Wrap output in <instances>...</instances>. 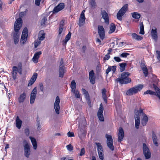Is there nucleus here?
<instances>
[{
	"mask_svg": "<svg viewBox=\"0 0 160 160\" xmlns=\"http://www.w3.org/2000/svg\"><path fill=\"white\" fill-rule=\"evenodd\" d=\"M139 33L143 35L144 34V26L142 22L141 23L140 26V31Z\"/></svg>",
	"mask_w": 160,
	"mask_h": 160,
	"instance_id": "nucleus-38",
	"label": "nucleus"
},
{
	"mask_svg": "<svg viewBox=\"0 0 160 160\" xmlns=\"http://www.w3.org/2000/svg\"><path fill=\"white\" fill-rule=\"evenodd\" d=\"M25 133L27 136H28L29 134V130L28 128H26L25 130Z\"/></svg>",
	"mask_w": 160,
	"mask_h": 160,
	"instance_id": "nucleus-54",
	"label": "nucleus"
},
{
	"mask_svg": "<svg viewBox=\"0 0 160 160\" xmlns=\"http://www.w3.org/2000/svg\"><path fill=\"white\" fill-rule=\"evenodd\" d=\"M143 118L141 120V124L143 126H145L148 121V118L147 115L143 114Z\"/></svg>",
	"mask_w": 160,
	"mask_h": 160,
	"instance_id": "nucleus-25",
	"label": "nucleus"
},
{
	"mask_svg": "<svg viewBox=\"0 0 160 160\" xmlns=\"http://www.w3.org/2000/svg\"><path fill=\"white\" fill-rule=\"evenodd\" d=\"M64 22V21L63 20L61 21L60 22L59 29V35L63 36L65 34V29H63Z\"/></svg>",
	"mask_w": 160,
	"mask_h": 160,
	"instance_id": "nucleus-16",
	"label": "nucleus"
},
{
	"mask_svg": "<svg viewBox=\"0 0 160 160\" xmlns=\"http://www.w3.org/2000/svg\"><path fill=\"white\" fill-rule=\"evenodd\" d=\"M67 149L68 151H72L73 149V147L70 144L67 145L66 146Z\"/></svg>",
	"mask_w": 160,
	"mask_h": 160,
	"instance_id": "nucleus-46",
	"label": "nucleus"
},
{
	"mask_svg": "<svg viewBox=\"0 0 160 160\" xmlns=\"http://www.w3.org/2000/svg\"><path fill=\"white\" fill-rule=\"evenodd\" d=\"M34 82V81H32L30 79L28 83V86H29L32 85Z\"/></svg>",
	"mask_w": 160,
	"mask_h": 160,
	"instance_id": "nucleus-63",
	"label": "nucleus"
},
{
	"mask_svg": "<svg viewBox=\"0 0 160 160\" xmlns=\"http://www.w3.org/2000/svg\"><path fill=\"white\" fill-rule=\"evenodd\" d=\"M71 92L74 93L75 95V97L77 98H79L80 97V93L78 90H74V91H71Z\"/></svg>",
	"mask_w": 160,
	"mask_h": 160,
	"instance_id": "nucleus-36",
	"label": "nucleus"
},
{
	"mask_svg": "<svg viewBox=\"0 0 160 160\" xmlns=\"http://www.w3.org/2000/svg\"><path fill=\"white\" fill-rule=\"evenodd\" d=\"M97 145V150L98 152L99 157L100 159L103 160V149L102 146L99 143H96Z\"/></svg>",
	"mask_w": 160,
	"mask_h": 160,
	"instance_id": "nucleus-10",
	"label": "nucleus"
},
{
	"mask_svg": "<svg viewBox=\"0 0 160 160\" xmlns=\"http://www.w3.org/2000/svg\"><path fill=\"white\" fill-rule=\"evenodd\" d=\"M24 151L25 156L27 158H28L31 153L30 146H28L27 145L24 146Z\"/></svg>",
	"mask_w": 160,
	"mask_h": 160,
	"instance_id": "nucleus-19",
	"label": "nucleus"
},
{
	"mask_svg": "<svg viewBox=\"0 0 160 160\" xmlns=\"http://www.w3.org/2000/svg\"><path fill=\"white\" fill-rule=\"evenodd\" d=\"M37 93V89L36 87H35L31 92L30 97V103L31 104H33L36 98V94Z\"/></svg>",
	"mask_w": 160,
	"mask_h": 160,
	"instance_id": "nucleus-12",
	"label": "nucleus"
},
{
	"mask_svg": "<svg viewBox=\"0 0 160 160\" xmlns=\"http://www.w3.org/2000/svg\"><path fill=\"white\" fill-rule=\"evenodd\" d=\"M84 95L86 99L88 101L90 102V99L88 92H87L85 94H84Z\"/></svg>",
	"mask_w": 160,
	"mask_h": 160,
	"instance_id": "nucleus-47",
	"label": "nucleus"
},
{
	"mask_svg": "<svg viewBox=\"0 0 160 160\" xmlns=\"http://www.w3.org/2000/svg\"><path fill=\"white\" fill-rule=\"evenodd\" d=\"M120 66V71L121 72H123L125 70V67L127 65L126 63H121L119 64Z\"/></svg>",
	"mask_w": 160,
	"mask_h": 160,
	"instance_id": "nucleus-37",
	"label": "nucleus"
},
{
	"mask_svg": "<svg viewBox=\"0 0 160 160\" xmlns=\"http://www.w3.org/2000/svg\"><path fill=\"white\" fill-rule=\"evenodd\" d=\"M132 17L135 19H139L141 17L140 14L137 12H134L132 13Z\"/></svg>",
	"mask_w": 160,
	"mask_h": 160,
	"instance_id": "nucleus-34",
	"label": "nucleus"
},
{
	"mask_svg": "<svg viewBox=\"0 0 160 160\" xmlns=\"http://www.w3.org/2000/svg\"><path fill=\"white\" fill-rule=\"evenodd\" d=\"M110 58V56L109 55V53H108L107 54H106L104 57V59L105 60H108Z\"/></svg>",
	"mask_w": 160,
	"mask_h": 160,
	"instance_id": "nucleus-51",
	"label": "nucleus"
},
{
	"mask_svg": "<svg viewBox=\"0 0 160 160\" xmlns=\"http://www.w3.org/2000/svg\"><path fill=\"white\" fill-rule=\"evenodd\" d=\"M41 42L39 41H36L34 43V46L35 48H36L40 44Z\"/></svg>",
	"mask_w": 160,
	"mask_h": 160,
	"instance_id": "nucleus-52",
	"label": "nucleus"
},
{
	"mask_svg": "<svg viewBox=\"0 0 160 160\" xmlns=\"http://www.w3.org/2000/svg\"><path fill=\"white\" fill-rule=\"evenodd\" d=\"M140 120H135V127L136 128L138 129L139 128V126L140 124Z\"/></svg>",
	"mask_w": 160,
	"mask_h": 160,
	"instance_id": "nucleus-43",
	"label": "nucleus"
},
{
	"mask_svg": "<svg viewBox=\"0 0 160 160\" xmlns=\"http://www.w3.org/2000/svg\"><path fill=\"white\" fill-rule=\"evenodd\" d=\"M111 71V66H109L108 67V69L106 70V73L108 74V73Z\"/></svg>",
	"mask_w": 160,
	"mask_h": 160,
	"instance_id": "nucleus-59",
	"label": "nucleus"
},
{
	"mask_svg": "<svg viewBox=\"0 0 160 160\" xmlns=\"http://www.w3.org/2000/svg\"><path fill=\"white\" fill-rule=\"evenodd\" d=\"M23 144L24 145V146L27 145L28 146H30L29 144L28 143L27 141L25 140H24L22 142Z\"/></svg>",
	"mask_w": 160,
	"mask_h": 160,
	"instance_id": "nucleus-57",
	"label": "nucleus"
},
{
	"mask_svg": "<svg viewBox=\"0 0 160 160\" xmlns=\"http://www.w3.org/2000/svg\"><path fill=\"white\" fill-rule=\"evenodd\" d=\"M102 98L104 99V101L106 102H107V97L105 94L102 95Z\"/></svg>",
	"mask_w": 160,
	"mask_h": 160,
	"instance_id": "nucleus-61",
	"label": "nucleus"
},
{
	"mask_svg": "<svg viewBox=\"0 0 160 160\" xmlns=\"http://www.w3.org/2000/svg\"><path fill=\"white\" fill-rule=\"evenodd\" d=\"M47 21V18L46 17H44L43 18L42 20H41L40 23L41 25L42 26H44L45 24V22Z\"/></svg>",
	"mask_w": 160,
	"mask_h": 160,
	"instance_id": "nucleus-39",
	"label": "nucleus"
},
{
	"mask_svg": "<svg viewBox=\"0 0 160 160\" xmlns=\"http://www.w3.org/2000/svg\"><path fill=\"white\" fill-rule=\"evenodd\" d=\"M124 136V132L122 128L120 127L119 128L118 137V141L121 142Z\"/></svg>",
	"mask_w": 160,
	"mask_h": 160,
	"instance_id": "nucleus-18",
	"label": "nucleus"
},
{
	"mask_svg": "<svg viewBox=\"0 0 160 160\" xmlns=\"http://www.w3.org/2000/svg\"><path fill=\"white\" fill-rule=\"evenodd\" d=\"M101 14L102 18L104 20L105 22L108 24L109 21L108 13L105 10H102L101 11Z\"/></svg>",
	"mask_w": 160,
	"mask_h": 160,
	"instance_id": "nucleus-17",
	"label": "nucleus"
},
{
	"mask_svg": "<svg viewBox=\"0 0 160 160\" xmlns=\"http://www.w3.org/2000/svg\"><path fill=\"white\" fill-rule=\"evenodd\" d=\"M76 84L74 80H73L71 82L70 88L71 89V91H74L76 89Z\"/></svg>",
	"mask_w": 160,
	"mask_h": 160,
	"instance_id": "nucleus-33",
	"label": "nucleus"
},
{
	"mask_svg": "<svg viewBox=\"0 0 160 160\" xmlns=\"http://www.w3.org/2000/svg\"><path fill=\"white\" fill-rule=\"evenodd\" d=\"M37 76L38 74L36 73H34L30 79L32 81H33L35 82L36 80Z\"/></svg>",
	"mask_w": 160,
	"mask_h": 160,
	"instance_id": "nucleus-41",
	"label": "nucleus"
},
{
	"mask_svg": "<svg viewBox=\"0 0 160 160\" xmlns=\"http://www.w3.org/2000/svg\"><path fill=\"white\" fill-rule=\"evenodd\" d=\"M98 33L100 38L103 40L104 38L105 32L104 28L102 26H99L98 27Z\"/></svg>",
	"mask_w": 160,
	"mask_h": 160,
	"instance_id": "nucleus-14",
	"label": "nucleus"
},
{
	"mask_svg": "<svg viewBox=\"0 0 160 160\" xmlns=\"http://www.w3.org/2000/svg\"><path fill=\"white\" fill-rule=\"evenodd\" d=\"M154 88L156 92H153L151 90H148L145 91L144 92V94L157 95L160 99V89L156 86H154Z\"/></svg>",
	"mask_w": 160,
	"mask_h": 160,
	"instance_id": "nucleus-6",
	"label": "nucleus"
},
{
	"mask_svg": "<svg viewBox=\"0 0 160 160\" xmlns=\"http://www.w3.org/2000/svg\"><path fill=\"white\" fill-rule=\"evenodd\" d=\"M132 38L133 39L137 40H141L142 39V37L139 35H137L135 33H133L132 34Z\"/></svg>",
	"mask_w": 160,
	"mask_h": 160,
	"instance_id": "nucleus-30",
	"label": "nucleus"
},
{
	"mask_svg": "<svg viewBox=\"0 0 160 160\" xmlns=\"http://www.w3.org/2000/svg\"><path fill=\"white\" fill-rule=\"evenodd\" d=\"M22 20L21 18H18L15 22V32L13 33V39L15 44H17L19 41V34L18 32L22 26Z\"/></svg>",
	"mask_w": 160,
	"mask_h": 160,
	"instance_id": "nucleus-1",
	"label": "nucleus"
},
{
	"mask_svg": "<svg viewBox=\"0 0 160 160\" xmlns=\"http://www.w3.org/2000/svg\"><path fill=\"white\" fill-rule=\"evenodd\" d=\"M111 70L113 71V72H115L116 70V66H111Z\"/></svg>",
	"mask_w": 160,
	"mask_h": 160,
	"instance_id": "nucleus-58",
	"label": "nucleus"
},
{
	"mask_svg": "<svg viewBox=\"0 0 160 160\" xmlns=\"http://www.w3.org/2000/svg\"><path fill=\"white\" fill-rule=\"evenodd\" d=\"M90 4L92 8H96V5L95 2V0H91Z\"/></svg>",
	"mask_w": 160,
	"mask_h": 160,
	"instance_id": "nucleus-40",
	"label": "nucleus"
},
{
	"mask_svg": "<svg viewBox=\"0 0 160 160\" xmlns=\"http://www.w3.org/2000/svg\"><path fill=\"white\" fill-rule=\"evenodd\" d=\"M152 140L153 143L156 146H158V143L157 141V137L155 134H152Z\"/></svg>",
	"mask_w": 160,
	"mask_h": 160,
	"instance_id": "nucleus-35",
	"label": "nucleus"
},
{
	"mask_svg": "<svg viewBox=\"0 0 160 160\" xmlns=\"http://www.w3.org/2000/svg\"><path fill=\"white\" fill-rule=\"evenodd\" d=\"M29 138L31 141L33 147V148L35 150L36 149L37 147V144L36 139L32 137L31 136H30Z\"/></svg>",
	"mask_w": 160,
	"mask_h": 160,
	"instance_id": "nucleus-27",
	"label": "nucleus"
},
{
	"mask_svg": "<svg viewBox=\"0 0 160 160\" xmlns=\"http://www.w3.org/2000/svg\"><path fill=\"white\" fill-rule=\"evenodd\" d=\"M144 113L143 112V111L142 109H140L139 111H137L135 112V120H140L139 116L140 115H142Z\"/></svg>",
	"mask_w": 160,
	"mask_h": 160,
	"instance_id": "nucleus-24",
	"label": "nucleus"
},
{
	"mask_svg": "<svg viewBox=\"0 0 160 160\" xmlns=\"http://www.w3.org/2000/svg\"><path fill=\"white\" fill-rule=\"evenodd\" d=\"M39 88L40 89V90L43 92L44 91V87L43 86V84L42 83H40L39 84Z\"/></svg>",
	"mask_w": 160,
	"mask_h": 160,
	"instance_id": "nucleus-48",
	"label": "nucleus"
},
{
	"mask_svg": "<svg viewBox=\"0 0 160 160\" xmlns=\"http://www.w3.org/2000/svg\"><path fill=\"white\" fill-rule=\"evenodd\" d=\"M37 129L38 130H41V127L39 121V120L38 121V120H37Z\"/></svg>",
	"mask_w": 160,
	"mask_h": 160,
	"instance_id": "nucleus-53",
	"label": "nucleus"
},
{
	"mask_svg": "<svg viewBox=\"0 0 160 160\" xmlns=\"http://www.w3.org/2000/svg\"><path fill=\"white\" fill-rule=\"evenodd\" d=\"M157 54L158 55L157 58L158 60L160 59V52L159 51H157Z\"/></svg>",
	"mask_w": 160,
	"mask_h": 160,
	"instance_id": "nucleus-60",
	"label": "nucleus"
},
{
	"mask_svg": "<svg viewBox=\"0 0 160 160\" xmlns=\"http://www.w3.org/2000/svg\"><path fill=\"white\" fill-rule=\"evenodd\" d=\"M41 1V0H35V4L38 6H39Z\"/></svg>",
	"mask_w": 160,
	"mask_h": 160,
	"instance_id": "nucleus-56",
	"label": "nucleus"
},
{
	"mask_svg": "<svg viewBox=\"0 0 160 160\" xmlns=\"http://www.w3.org/2000/svg\"><path fill=\"white\" fill-rule=\"evenodd\" d=\"M82 130L81 129L80 131H79L78 132V135L79 136V137L80 138H81L82 135V134H83V133L82 132Z\"/></svg>",
	"mask_w": 160,
	"mask_h": 160,
	"instance_id": "nucleus-64",
	"label": "nucleus"
},
{
	"mask_svg": "<svg viewBox=\"0 0 160 160\" xmlns=\"http://www.w3.org/2000/svg\"><path fill=\"white\" fill-rule=\"evenodd\" d=\"M151 34L152 38L155 41H157L158 39V32L157 28L155 27L152 29Z\"/></svg>",
	"mask_w": 160,
	"mask_h": 160,
	"instance_id": "nucleus-21",
	"label": "nucleus"
},
{
	"mask_svg": "<svg viewBox=\"0 0 160 160\" xmlns=\"http://www.w3.org/2000/svg\"><path fill=\"white\" fill-rule=\"evenodd\" d=\"M67 135L69 137H73L74 136V133L72 132H68L67 133Z\"/></svg>",
	"mask_w": 160,
	"mask_h": 160,
	"instance_id": "nucleus-55",
	"label": "nucleus"
},
{
	"mask_svg": "<svg viewBox=\"0 0 160 160\" xmlns=\"http://www.w3.org/2000/svg\"><path fill=\"white\" fill-rule=\"evenodd\" d=\"M130 74L128 72H122L120 78H118L117 79L118 82H119L121 84H127L130 82L131 79L128 77Z\"/></svg>",
	"mask_w": 160,
	"mask_h": 160,
	"instance_id": "nucleus-2",
	"label": "nucleus"
},
{
	"mask_svg": "<svg viewBox=\"0 0 160 160\" xmlns=\"http://www.w3.org/2000/svg\"><path fill=\"white\" fill-rule=\"evenodd\" d=\"M141 68L143 71V72L145 76V77H147L148 75V70L146 66L144 64L142 65V63Z\"/></svg>",
	"mask_w": 160,
	"mask_h": 160,
	"instance_id": "nucleus-31",
	"label": "nucleus"
},
{
	"mask_svg": "<svg viewBox=\"0 0 160 160\" xmlns=\"http://www.w3.org/2000/svg\"><path fill=\"white\" fill-rule=\"evenodd\" d=\"M143 153L146 158H149L151 157V152L148 148L145 143L143 144Z\"/></svg>",
	"mask_w": 160,
	"mask_h": 160,
	"instance_id": "nucleus-8",
	"label": "nucleus"
},
{
	"mask_svg": "<svg viewBox=\"0 0 160 160\" xmlns=\"http://www.w3.org/2000/svg\"><path fill=\"white\" fill-rule=\"evenodd\" d=\"M60 102V98L58 96L56 97L55 101L54 103V108L55 110L56 113L58 114L59 113V110L60 107L59 103Z\"/></svg>",
	"mask_w": 160,
	"mask_h": 160,
	"instance_id": "nucleus-7",
	"label": "nucleus"
},
{
	"mask_svg": "<svg viewBox=\"0 0 160 160\" xmlns=\"http://www.w3.org/2000/svg\"><path fill=\"white\" fill-rule=\"evenodd\" d=\"M103 111V108L102 104L101 103L100 105L99 109L98 111L97 115L99 120L101 122L104 121V118L102 113Z\"/></svg>",
	"mask_w": 160,
	"mask_h": 160,
	"instance_id": "nucleus-11",
	"label": "nucleus"
},
{
	"mask_svg": "<svg viewBox=\"0 0 160 160\" xmlns=\"http://www.w3.org/2000/svg\"><path fill=\"white\" fill-rule=\"evenodd\" d=\"M85 12V11L83 10L82 11L80 14L79 19V22L78 23V25L80 27L83 25L85 23V17L84 15Z\"/></svg>",
	"mask_w": 160,
	"mask_h": 160,
	"instance_id": "nucleus-13",
	"label": "nucleus"
},
{
	"mask_svg": "<svg viewBox=\"0 0 160 160\" xmlns=\"http://www.w3.org/2000/svg\"><path fill=\"white\" fill-rule=\"evenodd\" d=\"M28 29L27 28H25L22 32L21 36V42L22 44H24L27 40L28 36Z\"/></svg>",
	"mask_w": 160,
	"mask_h": 160,
	"instance_id": "nucleus-9",
	"label": "nucleus"
},
{
	"mask_svg": "<svg viewBox=\"0 0 160 160\" xmlns=\"http://www.w3.org/2000/svg\"><path fill=\"white\" fill-rule=\"evenodd\" d=\"M89 78L92 84H93L95 83V77L93 70L90 71L89 73Z\"/></svg>",
	"mask_w": 160,
	"mask_h": 160,
	"instance_id": "nucleus-20",
	"label": "nucleus"
},
{
	"mask_svg": "<svg viewBox=\"0 0 160 160\" xmlns=\"http://www.w3.org/2000/svg\"><path fill=\"white\" fill-rule=\"evenodd\" d=\"M114 59L117 62H119L121 61V60L120 58L118 57H115L114 58Z\"/></svg>",
	"mask_w": 160,
	"mask_h": 160,
	"instance_id": "nucleus-50",
	"label": "nucleus"
},
{
	"mask_svg": "<svg viewBox=\"0 0 160 160\" xmlns=\"http://www.w3.org/2000/svg\"><path fill=\"white\" fill-rule=\"evenodd\" d=\"M45 34L44 33H43V34H42V36L40 35L39 36L38 38L40 40H43L44 38H45Z\"/></svg>",
	"mask_w": 160,
	"mask_h": 160,
	"instance_id": "nucleus-49",
	"label": "nucleus"
},
{
	"mask_svg": "<svg viewBox=\"0 0 160 160\" xmlns=\"http://www.w3.org/2000/svg\"><path fill=\"white\" fill-rule=\"evenodd\" d=\"M128 5L126 4L124 5L119 11L117 14V18L120 20H122V17L125 14L128 10Z\"/></svg>",
	"mask_w": 160,
	"mask_h": 160,
	"instance_id": "nucleus-4",
	"label": "nucleus"
},
{
	"mask_svg": "<svg viewBox=\"0 0 160 160\" xmlns=\"http://www.w3.org/2000/svg\"><path fill=\"white\" fill-rule=\"evenodd\" d=\"M71 34L69 32L68 34L66 36L65 39L63 40V44L64 46L66 45L68 41L70 39Z\"/></svg>",
	"mask_w": 160,
	"mask_h": 160,
	"instance_id": "nucleus-28",
	"label": "nucleus"
},
{
	"mask_svg": "<svg viewBox=\"0 0 160 160\" xmlns=\"http://www.w3.org/2000/svg\"><path fill=\"white\" fill-rule=\"evenodd\" d=\"M64 7V4L63 3H61L59 4L56 7H55L52 11L53 13H56L59 11L61 10Z\"/></svg>",
	"mask_w": 160,
	"mask_h": 160,
	"instance_id": "nucleus-15",
	"label": "nucleus"
},
{
	"mask_svg": "<svg viewBox=\"0 0 160 160\" xmlns=\"http://www.w3.org/2000/svg\"><path fill=\"white\" fill-rule=\"evenodd\" d=\"M42 53L41 51H39L34 54L32 58V61L35 63H36L38 62L40 55L42 54Z\"/></svg>",
	"mask_w": 160,
	"mask_h": 160,
	"instance_id": "nucleus-22",
	"label": "nucleus"
},
{
	"mask_svg": "<svg viewBox=\"0 0 160 160\" xmlns=\"http://www.w3.org/2000/svg\"><path fill=\"white\" fill-rule=\"evenodd\" d=\"M116 29V26L113 23H111L110 24V30L109 31V33H112L115 31Z\"/></svg>",
	"mask_w": 160,
	"mask_h": 160,
	"instance_id": "nucleus-32",
	"label": "nucleus"
},
{
	"mask_svg": "<svg viewBox=\"0 0 160 160\" xmlns=\"http://www.w3.org/2000/svg\"><path fill=\"white\" fill-rule=\"evenodd\" d=\"M106 138L107 139V143L108 147L112 150H114V147L113 145V140L111 135L106 134Z\"/></svg>",
	"mask_w": 160,
	"mask_h": 160,
	"instance_id": "nucleus-5",
	"label": "nucleus"
},
{
	"mask_svg": "<svg viewBox=\"0 0 160 160\" xmlns=\"http://www.w3.org/2000/svg\"><path fill=\"white\" fill-rule=\"evenodd\" d=\"M85 153V149L84 148H82L80 151V153L79 155L80 156H81L84 155Z\"/></svg>",
	"mask_w": 160,
	"mask_h": 160,
	"instance_id": "nucleus-44",
	"label": "nucleus"
},
{
	"mask_svg": "<svg viewBox=\"0 0 160 160\" xmlns=\"http://www.w3.org/2000/svg\"><path fill=\"white\" fill-rule=\"evenodd\" d=\"M12 70L13 71L18 72V68L17 67L14 66L12 68Z\"/></svg>",
	"mask_w": 160,
	"mask_h": 160,
	"instance_id": "nucleus-62",
	"label": "nucleus"
},
{
	"mask_svg": "<svg viewBox=\"0 0 160 160\" xmlns=\"http://www.w3.org/2000/svg\"><path fill=\"white\" fill-rule=\"evenodd\" d=\"M22 123V121L20 119L18 116H17L16 120V126L18 129H20Z\"/></svg>",
	"mask_w": 160,
	"mask_h": 160,
	"instance_id": "nucleus-26",
	"label": "nucleus"
},
{
	"mask_svg": "<svg viewBox=\"0 0 160 160\" xmlns=\"http://www.w3.org/2000/svg\"><path fill=\"white\" fill-rule=\"evenodd\" d=\"M86 50V47L85 46H83L82 48L81 51V54L82 56L84 55L85 51Z\"/></svg>",
	"mask_w": 160,
	"mask_h": 160,
	"instance_id": "nucleus-42",
	"label": "nucleus"
},
{
	"mask_svg": "<svg viewBox=\"0 0 160 160\" xmlns=\"http://www.w3.org/2000/svg\"><path fill=\"white\" fill-rule=\"evenodd\" d=\"M143 85L142 84H139L132 88L128 90L126 92V94L131 96L135 94L140 91L143 88Z\"/></svg>",
	"mask_w": 160,
	"mask_h": 160,
	"instance_id": "nucleus-3",
	"label": "nucleus"
},
{
	"mask_svg": "<svg viewBox=\"0 0 160 160\" xmlns=\"http://www.w3.org/2000/svg\"><path fill=\"white\" fill-rule=\"evenodd\" d=\"M26 98V93L25 92L20 94L18 98V101L19 103L23 102Z\"/></svg>",
	"mask_w": 160,
	"mask_h": 160,
	"instance_id": "nucleus-23",
	"label": "nucleus"
},
{
	"mask_svg": "<svg viewBox=\"0 0 160 160\" xmlns=\"http://www.w3.org/2000/svg\"><path fill=\"white\" fill-rule=\"evenodd\" d=\"M59 77H60L62 78L65 73L64 70V66H61V65L60 66H59Z\"/></svg>",
	"mask_w": 160,
	"mask_h": 160,
	"instance_id": "nucleus-29",
	"label": "nucleus"
},
{
	"mask_svg": "<svg viewBox=\"0 0 160 160\" xmlns=\"http://www.w3.org/2000/svg\"><path fill=\"white\" fill-rule=\"evenodd\" d=\"M129 55V54L126 52H123L120 55V56L122 58H126L127 56Z\"/></svg>",
	"mask_w": 160,
	"mask_h": 160,
	"instance_id": "nucleus-45",
	"label": "nucleus"
}]
</instances>
